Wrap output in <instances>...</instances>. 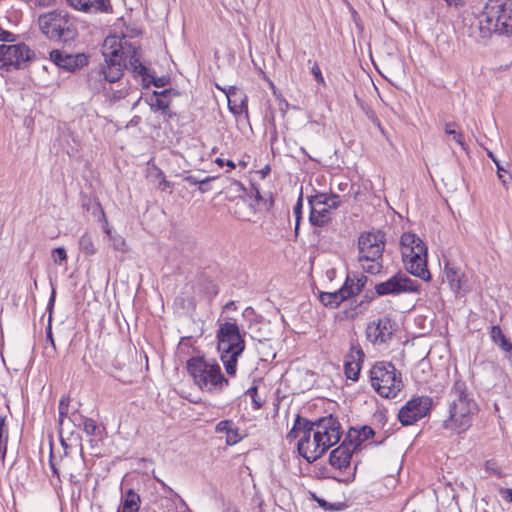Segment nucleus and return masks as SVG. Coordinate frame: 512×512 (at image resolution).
<instances>
[{
  "mask_svg": "<svg viewBox=\"0 0 512 512\" xmlns=\"http://www.w3.org/2000/svg\"><path fill=\"white\" fill-rule=\"evenodd\" d=\"M104 63L91 69L87 75V86L94 94L102 93L105 100L114 104L128 97L131 87L121 82L124 70L129 68L135 75L145 79L147 68L141 63L139 50L125 36L110 35L102 46Z\"/></svg>",
  "mask_w": 512,
  "mask_h": 512,
  "instance_id": "nucleus-1",
  "label": "nucleus"
},
{
  "mask_svg": "<svg viewBox=\"0 0 512 512\" xmlns=\"http://www.w3.org/2000/svg\"><path fill=\"white\" fill-rule=\"evenodd\" d=\"M340 437V424L331 415L317 422L301 421L298 417L287 434L290 440L298 439V452L309 463L316 461L331 446L338 443Z\"/></svg>",
  "mask_w": 512,
  "mask_h": 512,
  "instance_id": "nucleus-2",
  "label": "nucleus"
},
{
  "mask_svg": "<svg viewBox=\"0 0 512 512\" xmlns=\"http://www.w3.org/2000/svg\"><path fill=\"white\" fill-rule=\"evenodd\" d=\"M478 412V405L463 381H455L448 399V418L443 426L458 434L465 432L472 424L474 415Z\"/></svg>",
  "mask_w": 512,
  "mask_h": 512,
  "instance_id": "nucleus-3",
  "label": "nucleus"
},
{
  "mask_svg": "<svg viewBox=\"0 0 512 512\" xmlns=\"http://www.w3.org/2000/svg\"><path fill=\"white\" fill-rule=\"evenodd\" d=\"M245 334L233 319L218 322L217 350L226 373L230 376H235L238 359L245 350Z\"/></svg>",
  "mask_w": 512,
  "mask_h": 512,
  "instance_id": "nucleus-4",
  "label": "nucleus"
},
{
  "mask_svg": "<svg viewBox=\"0 0 512 512\" xmlns=\"http://www.w3.org/2000/svg\"><path fill=\"white\" fill-rule=\"evenodd\" d=\"M482 37L493 33L509 35L512 32V9L509 0H488L479 16Z\"/></svg>",
  "mask_w": 512,
  "mask_h": 512,
  "instance_id": "nucleus-5",
  "label": "nucleus"
},
{
  "mask_svg": "<svg viewBox=\"0 0 512 512\" xmlns=\"http://www.w3.org/2000/svg\"><path fill=\"white\" fill-rule=\"evenodd\" d=\"M401 254L407 271L425 281L431 279L427 269V247L414 233H403L400 238Z\"/></svg>",
  "mask_w": 512,
  "mask_h": 512,
  "instance_id": "nucleus-6",
  "label": "nucleus"
},
{
  "mask_svg": "<svg viewBox=\"0 0 512 512\" xmlns=\"http://www.w3.org/2000/svg\"><path fill=\"white\" fill-rule=\"evenodd\" d=\"M187 370L194 383L202 391L219 392L228 385V380L223 376L220 365L215 361L193 357L187 362Z\"/></svg>",
  "mask_w": 512,
  "mask_h": 512,
  "instance_id": "nucleus-7",
  "label": "nucleus"
},
{
  "mask_svg": "<svg viewBox=\"0 0 512 512\" xmlns=\"http://www.w3.org/2000/svg\"><path fill=\"white\" fill-rule=\"evenodd\" d=\"M384 248L385 238L381 232H366L360 235L358 260L365 272L377 274L381 271Z\"/></svg>",
  "mask_w": 512,
  "mask_h": 512,
  "instance_id": "nucleus-8",
  "label": "nucleus"
},
{
  "mask_svg": "<svg viewBox=\"0 0 512 512\" xmlns=\"http://www.w3.org/2000/svg\"><path fill=\"white\" fill-rule=\"evenodd\" d=\"M41 31L52 40L68 42L76 35L74 19L64 10H53L39 16Z\"/></svg>",
  "mask_w": 512,
  "mask_h": 512,
  "instance_id": "nucleus-9",
  "label": "nucleus"
},
{
  "mask_svg": "<svg viewBox=\"0 0 512 512\" xmlns=\"http://www.w3.org/2000/svg\"><path fill=\"white\" fill-rule=\"evenodd\" d=\"M370 375L372 387L381 397L394 398L403 388L401 374L390 362L376 363Z\"/></svg>",
  "mask_w": 512,
  "mask_h": 512,
  "instance_id": "nucleus-10",
  "label": "nucleus"
},
{
  "mask_svg": "<svg viewBox=\"0 0 512 512\" xmlns=\"http://www.w3.org/2000/svg\"><path fill=\"white\" fill-rule=\"evenodd\" d=\"M34 55V51L25 43L1 44L0 68L6 71L25 68Z\"/></svg>",
  "mask_w": 512,
  "mask_h": 512,
  "instance_id": "nucleus-11",
  "label": "nucleus"
},
{
  "mask_svg": "<svg viewBox=\"0 0 512 512\" xmlns=\"http://www.w3.org/2000/svg\"><path fill=\"white\" fill-rule=\"evenodd\" d=\"M418 290L419 283L402 272L396 273L386 281L375 285V293L378 296L400 295L417 292Z\"/></svg>",
  "mask_w": 512,
  "mask_h": 512,
  "instance_id": "nucleus-12",
  "label": "nucleus"
},
{
  "mask_svg": "<svg viewBox=\"0 0 512 512\" xmlns=\"http://www.w3.org/2000/svg\"><path fill=\"white\" fill-rule=\"evenodd\" d=\"M432 407V399L418 396L410 399L399 411L398 419L403 426H409L425 417Z\"/></svg>",
  "mask_w": 512,
  "mask_h": 512,
  "instance_id": "nucleus-13",
  "label": "nucleus"
},
{
  "mask_svg": "<svg viewBox=\"0 0 512 512\" xmlns=\"http://www.w3.org/2000/svg\"><path fill=\"white\" fill-rule=\"evenodd\" d=\"M394 332V323L384 317L372 321L366 328L367 339L373 344H384L391 339Z\"/></svg>",
  "mask_w": 512,
  "mask_h": 512,
  "instance_id": "nucleus-14",
  "label": "nucleus"
},
{
  "mask_svg": "<svg viewBox=\"0 0 512 512\" xmlns=\"http://www.w3.org/2000/svg\"><path fill=\"white\" fill-rule=\"evenodd\" d=\"M51 61L59 68L74 72L87 65V57L84 54H69L65 51L53 50L50 52Z\"/></svg>",
  "mask_w": 512,
  "mask_h": 512,
  "instance_id": "nucleus-15",
  "label": "nucleus"
},
{
  "mask_svg": "<svg viewBox=\"0 0 512 512\" xmlns=\"http://www.w3.org/2000/svg\"><path fill=\"white\" fill-rule=\"evenodd\" d=\"M363 360L364 352L361 347L359 345H352L344 360V371L348 379L358 380Z\"/></svg>",
  "mask_w": 512,
  "mask_h": 512,
  "instance_id": "nucleus-16",
  "label": "nucleus"
},
{
  "mask_svg": "<svg viewBox=\"0 0 512 512\" xmlns=\"http://www.w3.org/2000/svg\"><path fill=\"white\" fill-rule=\"evenodd\" d=\"M217 88L225 93L228 107L233 114H241L247 109V96L239 88L235 86L222 88L219 85H217Z\"/></svg>",
  "mask_w": 512,
  "mask_h": 512,
  "instance_id": "nucleus-17",
  "label": "nucleus"
},
{
  "mask_svg": "<svg viewBox=\"0 0 512 512\" xmlns=\"http://www.w3.org/2000/svg\"><path fill=\"white\" fill-rule=\"evenodd\" d=\"M309 204L311 206L309 221L313 226L323 227L326 225L330 219L331 210L322 204L316 197L312 196L309 199Z\"/></svg>",
  "mask_w": 512,
  "mask_h": 512,
  "instance_id": "nucleus-18",
  "label": "nucleus"
},
{
  "mask_svg": "<svg viewBox=\"0 0 512 512\" xmlns=\"http://www.w3.org/2000/svg\"><path fill=\"white\" fill-rule=\"evenodd\" d=\"M67 2L74 9L86 13H104L111 9L109 0H67Z\"/></svg>",
  "mask_w": 512,
  "mask_h": 512,
  "instance_id": "nucleus-19",
  "label": "nucleus"
},
{
  "mask_svg": "<svg viewBox=\"0 0 512 512\" xmlns=\"http://www.w3.org/2000/svg\"><path fill=\"white\" fill-rule=\"evenodd\" d=\"M352 443L343 442L340 446L332 450L329 456L331 466L337 469H343L350 465L353 449Z\"/></svg>",
  "mask_w": 512,
  "mask_h": 512,
  "instance_id": "nucleus-20",
  "label": "nucleus"
},
{
  "mask_svg": "<svg viewBox=\"0 0 512 512\" xmlns=\"http://www.w3.org/2000/svg\"><path fill=\"white\" fill-rule=\"evenodd\" d=\"M350 298L349 292H347L343 285L340 289L334 292H322L319 295L321 303L330 308L338 307L344 300Z\"/></svg>",
  "mask_w": 512,
  "mask_h": 512,
  "instance_id": "nucleus-21",
  "label": "nucleus"
},
{
  "mask_svg": "<svg viewBox=\"0 0 512 512\" xmlns=\"http://www.w3.org/2000/svg\"><path fill=\"white\" fill-rule=\"evenodd\" d=\"M215 431L217 433H225L226 443L230 446L237 444L242 439L238 428L231 420H222L217 423Z\"/></svg>",
  "mask_w": 512,
  "mask_h": 512,
  "instance_id": "nucleus-22",
  "label": "nucleus"
},
{
  "mask_svg": "<svg viewBox=\"0 0 512 512\" xmlns=\"http://www.w3.org/2000/svg\"><path fill=\"white\" fill-rule=\"evenodd\" d=\"M444 273L451 289L455 292H459L463 288V274L460 269L451 263H446Z\"/></svg>",
  "mask_w": 512,
  "mask_h": 512,
  "instance_id": "nucleus-23",
  "label": "nucleus"
},
{
  "mask_svg": "<svg viewBox=\"0 0 512 512\" xmlns=\"http://www.w3.org/2000/svg\"><path fill=\"white\" fill-rule=\"evenodd\" d=\"M140 496L133 489H129L122 497L121 506L125 511L138 512L140 509Z\"/></svg>",
  "mask_w": 512,
  "mask_h": 512,
  "instance_id": "nucleus-24",
  "label": "nucleus"
},
{
  "mask_svg": "<svg viewBox=\"0 0 512 512\" xmlns=\"http://www.w3.org/2000/svg\"><path fill=\"white\" fill-rule=\"evenodd\" d=\"M103 231L108 236L110 245L114 250L122 253L127 251V244L125 239L121 235L113 233V228L108 224L107 220H105Z\"/></svg>",
  "mask_w": 512,
  "mask_h": 512,
  "instance_id": "nucleus-25",
  "label": "nucleus"
},
{
  "mask_svg": "<svg viewBox=\"0 0 512 512\" xmlns=\"http://www.w3.org/2000/svg\"><path fill=\"white\" fill-rule=\"evenodd\" d=\"M490 337L503 351L510 352L512 350V344L508 341L500 326L493 325L491 327Z\"/></svg>",
  "mask_w": 512,
  "mask_h": 512,
  "instance_id": "nucleus-26",
  "label": "nucleus"
},
{
  "mask_svg": "<svg viewBox=\"0 0 512 512\" xmlns=\"http://www.w3.org/2000/svg\"><path fill=\"white\" fill-rule=\"evenodd\" d=\"M368 279L364 275H360L357 278L347 277L344 286L349 292V297L359 294L365 287Z\"/></svg>",
  "mask_w": 512,
  "mask_h": 512,
  "instance_id": "nucleus-27",
  "label": "nucleus"
},
{
  "mask_svg": "<svg viewBox=\"0 0 512 512\" xmlns=\"http://www.w3.org/2000/svg\"><path fill=\"white\" fill-rule=\"evenodd\" d=\"M78 244L80 251L87 256H92L97 252V248L94 244L93 237L88 232H85L79 238Z\"/></svg>",
  "mask_w": 512,
  "mask_h": 512,
  "instance_id": "nucleus-28",
  "label": "nucleus"
},
{
  "mask_svg": "<svg viewBox=\"0 0 512 512\" xmlns=\"http://www.w3.org/2000/svg\"><path fill=\"white\" fill-rule=\"evenodd\" d=\"M444 131L446 135L452 137L456 144H458L464 150L466 149L464 136L460 131L457 130V124L455 122L446 123Z\"/></svg>",
  "mask_w": 512,
  "mask_h": 512,
  "instance_id": "nucleus-29",
  "label": "nucleus"
},
{
  "mask_svg": "<svg viewBox=\"0 0 512 512\" xmlns=\"http://www.w3.org/2000/svg\"><path fill=\"white\" fill-rule=\"evenodd\" d=\"M8 426L6 425V418H0V459L3 461L7 452L8 442Z\"/></svg>",
  "mask_w": 512,
  "mask_h": 512,
  "instance_id": "nucleus-30",
  "label": "nucleus"
},
{
  "mask_svg": "<svg viewBox=\"0 0 512 512\" xmlns=\"http://www.w3.org/2000/svg\"><path fill=\"white\" fill-rule=\"evenodd\" d=\"M319 201L322 202L326 207H328L330 210L337 209L341 204V199L338 194H317L314 195Z\"/></svg>",
  "mask_w": 512,
  "mask_h": 512,
  "instance_id": "nucleus-31",
  "label": "nucleus"
},
{
  "mask_svg": "<svg viewBox=\"0 0 512 512\" xmlns=\"http://www.w3.org/2000/svg\"><path fill=\"white\" fill-rule=\"evenodd\" d=\"M484 470L489 476H495L497 478L505 477V473L502 471L495 459L487 460L484 464Z\"/></svg>",
  "mask_w": 512,
  "mask_h": 512,
  "instance_id": "nucleus-32",
  "label": "nucleus"
},
{
  "mask_svg": "<svg viewBox=\"0 0 512 512\" xmlns=\"http://www.w3.org/2000/svg\"><path fill=\"white\" fill-rule=\"evenodd\" d=\"M79 418V427L82 426L83 427V430L84 432L88 435V436H93L96 432V429H97V425H96V422L91 419V418H87V417H78Z\"/></svg>",
  "mask_w": 512,
  "mask_h": 512,
  "instance_id": "nucleus-33",
  "label": "nucleus"
},
{
  "mask_svg": "<svg viewBox=\"0 0 512 512\" xmlns=\"http://www.w3.org/2000/svg\"><path fill=\"white\" fill-rule=\"evenodd\" d=\"M59 422L62 425L65 421V419H68L69 416V398L68 397H62L59 406Z\"/></svg>",
  "mask_w": 512,
  "mask_h": 512,
  "instance_id": "nucleus-34",
  "label": "nucleus"
},
{
  "mask_svg": "<svg viewBox=\"0 0 512 512\" xmlns=\"http://www.w3.org/2000/svg\"><path fill=\"white\" fill-rule=\"evenodd\" d=\"M247 394L250 396L254 409H259L262 407V400L258 396V389L256 386L250 387L247 390Z\"/></svg>",
  "mask_w": 512,
  "mask_h": 512,
  "instance_id": "nucleus-35",
  "label": "nucleus"
},
{
  "mask_svg": "<svg viewBox=\"0 0 512 512\" xmlns=\"http://www.w3.org/2000/svg\"><path fill=\"white\" fill-rule=\"evenodd\" d=\"M52 258L56 264L61 265L63 262L67 260V254L65 249L62 247L53 249Z\"/></svg>",
  "mask_w": 512,
  "mask_h": 512,
  "instance_id": "nucleus-36",
  "label": "nucleus"
},
{
  "mask_svg": "<svg viewBox=\"0 0 512 512\" xmlns=\"http://www.w3.org/2000/svg\"><path fill=\"white\" fill-rule=\"evenodd\" d=\"M302 206H303V202H302V194H301L297 200V203L295 204V206L293 208V213L296 218V225H295V233L296 234L298 233L299 224H300V220H301Z\"/></svg>",
  "mask_w": 512,
  "mask_h": 512,
  "instance_id": "nucleus-37",
  "label": "nucleus"
},
{
  "mask_svg": "<svg viewBox=\"0 0 512 512\" xmlns=\"http://www.w3.org/2000/svg\"><path fill=\"white\" fill-rule=\"evenodd\" d=\"M311 73L313 74L315 80L317 81L318 84L322 85V86H325L326 85V82H325V79L322 75V72H321V69L319 67V65L314 62L312 67H311Z\"/></svg>",
  "mask_w": 512,
  "mask_h": 512,
  "instance_id": "nucleus-38",
  "label": "nucleus"
},
{
  "mask_svg": "<svg viewBox=\"0 0 512 512\" xmlns=\"http://www.w3.org/2000/svg\"><path fill=\"white\" fill-rule=\"evenodd\" d=\"M213 179H214V177H206L205 179H202V180H198L194 176L186 177V181H188L189 183L199 184L200 185L199 190L201 192H205V188H203V185H205L206 183L210 182Z\"/></svg>",
  "mask_w": 512,
  "mask_h": 512,
  "instance_id": "nucleus-39",
  "label": "nucleus"
},
{
  "mask_svg": "<svg viewBox=\"0 0 512 512\" xmlns=\"http://www.w3.org/2000/svg\"><path fill=\"white\" fill-rule=\"evenodd\" d=\"M374 434H375L374 430L371 427L364 426L361 428L358 437H359L360 441H365V440L372 438L374 436Z\"/></svg>",
  "mask_w": 512,
  "mask_h": 512,
  "instance_id": "nucleus-40",
  "label": "nucleus"
},
{
  "mask_svg": "<svg viewBox=\"0 0 512 512\" xmlns=\"http://www.w3.org/2000/svg\"><path fill=\"white\" fill-rule=\"evenodd\" d=\"M156 172H157V177H159L161 179L159 182V188L161 190H166L168 188H171L172 183L170 181L166 180L163 172L158 168H156Z\"/></svg>",
  "mask_w": 512,
  "mask_h": 512,
  "instance_id": "nucleus-41",
  "label": "nucleus"
},
{
  "mask_svg": "<svg viewBox=\"0 0 512 512\" xmlns=\"http://www.w3.org/2000/svg\"><path fill=\"white\" fill-rule=\"evenodd\" d=\"M0 41L14 42L16 41V35L9 31H5L0 27Z\"/></svg>",
  "mask_w": 512,
  "mask_h": 512,
  "instance_id": "nucleus-42",
  "label": "nucleus"
},
{
  "mask_svg": "<svg viewBox=\"0 0 512 512\" xmlns=\"http://www.w3.org/2000/svg\"><path fill=\"white\" fill-rule=\"evenodd\" d=\"M499 492H500L502 498L506 502L512 503V490L511 489H509V488H501Z\"/></svg>",
  "mask_w": 512,
  "mask_h": 512,
  "instance_id": "nucleus-43",
  "label": "nucleus"
},
{
  "mask_svg": "<svg viewBox=\"0 0 512 512\" xmlns=\"http://www.w3.org/2000/svg\"><path fill=\"white\" fill-rule=\"evenodd\" d=\"M154 106L157 109H159V110H165V109L168 108V104L165 101L161 100V99H157L156 103L154 104Z\"/></svg>",
  "mask_w": 512,
  "mask_h": 512,
  "instance_id": "nucleus-44",
  "label": "nucleus"
},
{
  "mask_svg": "<svg viewBox=\"0 0 512 512\" xmlns=\"http://www.w3.org/2000/svg\"><path fill=\"white\" fill-rule=\"evenodd\" d=\"M77 417H83L82 415H79V414H72L70 417H68V420L71 421L73 423L74 426H79V418Z\"/></svg>",
  "mask_w": 512,
  "mask_h": 512,
  "instance_id": "nucleus-45",
  "label": "nucleus"
},
{
  "mask_svg": "<svg viewBox=\"0 0 512 512\" xmlns=\"http://www.w3.org/2000/svg\"><path fill=\"white\" fill-rule=\"evenodd\" d=\"M446 2L449 6H455V7H458L463 4L462 0H446Z\"/></svg>",
  "mask_w": 512,
  "mask_h": 512,
  "instance_id": "nucleus-46",
  "label": "nucleus"
},
{
  "mask_svg": "<svg viewBox=\"0 0 512 512\" xmlns=\"http://www.w3.org/2000/svg\"><path fill=\"white\" fill-rule=\"evenodd\" d=\"M236 304L234 301H229L228 303L225 304L224 306V310H236Z\"/></svg>",
  "mask_w": 512,
  "mask_h": 512,
  "instance_id": "nucleus-47",
  "label": "nucleus"
},
{
  "mask_svg": "<svg viewBox=\"0 0 512 512\" xmlns=\"http://www.w3.org/2000/svg\"><path fill=\"white\" fill-rule=\"evenodd\" d=\"M373 297H374V296H373V293H372V292H371L370 294L366 293V294L364 295V300H362V301L360 302V304L364 303V301H365L367 304H368V303H370V302L372 301Z\"/></svg>",
  "mask_w": 512,
  "mask_h": 512,
  "instance_id": "nucleus-48",
  "label": "nucleus"
},
{
  "mask_svg": "<svg viewBox=\"0 0 512 512\" xmlns=\"http://www.w3.org/2000/svg\"><path fill=\"white\" fill-rule=\"evenodd\" d=\"M225 165L229 168L228 171H231L236 167L235 163L231 160H227Z\"/></svg>",
  "mask_w": 512,
  "mask_h": 512,
  "instance_id": "nucleus-49",
  "label": "nucleus"
},
{
  "mask_svg": "<svg viewBox=\"0 0 512 512\" xmlns=\"http://www.w3.org/2000/svg\"><path fill=\"white\" fill-rule=\"evenodd\" d=\"M55 301V290L52 291L51 297L49 299L48 308H51L54 305Z\"/></svg>",
  "mask_w": 512,
  "mask_h": 512,
  "instance_id": "nucleus-50",
  "label": "nucleus"
},
{
  "mask_svg": "<svg viewBox=\"0 0 512 512\" xmlns=\"http://www.w3.org/2000/svg\"><path fill=\"white\" fill-rule=\"evenodd\" d=\"M50 467H51V470H52L53 474L58 476L59 475L58 470H57L55 464L52 461H50Z\"/></svg>",
  "mask_w": 512,
  "mask_h": 512,
  "instance_id": "nucleus-51",
  "label": "nucleus"
},
{
  "mask_svg": "<svg viewBox=\"0 0 512 512\" xmlns=\"http://www.w3.org/2000/svg\"><path fill=\"white\" fill-rule=\"evenodd\" d=\"M215 163H216L218 166H220V167H222V166H224V165H225V161H224L222 158H217V159L215 160Z\"/></svg>",
  "mask_w": 512,
  "mask_h": 512,
  "instance_id": "nucleus-52",
  "label": "nucleus"
},
{
  "mask_svg": "<svg viewBox=\"0 0 512 512\" xmlns=\"http://www.w3.org/2000/svg\"><path fill=\"white\" fill-rule=\"evenodd\" d=\"M254 312L253 308L251 307H247L245 310H244V315H248V314H252Z\"/></svg>",
  "mask_w": 512,
  "mask_h": 512,
  "instance_id": "nucleus-53",
  "label": "nucleus"
},
{
  "mask_svg": "<svg viewBox=\"0 0 512 512\" xmlns=\"http://www.w3.org/2000/svg\"><path fill=\"white\" fill-rule=\"evenodd\" d=\"M47 337H48V339H50L51 343L54 345V340L52 338L51 328H49V330L47 332Z\"/></svg>",
  "mask_w": 512,
  "mask_h": 512,
  "instance_id": "nucleus-54",
  "label": "nucleus"
},
{
  "mask_svg": "<svg viewBox=\"0 0 512 512\" xmlns=\"http://www.w3.org/2000/svg\"><path fill=\"white\" fill-rule=\"evenodd\" d=\"M51 0H37L40 5H48Z\"/></svg>",
  "mask_w": 512,
  "mask_h": 512,
  "instance_id": "nucleus-55",
  "label": "nucleus"
},
{
  "mask_svg": "<svg viewBox=\"0 0 512 512\" xmlns=\"http://www.w3.org/2000/svg\"><path fill=\"white\" fill-rule=\"evenodd\" d=\"M493 160H494V162L497 164L498 172H500V170H501V169H500V167H499V164L496 162V160H495V159H493ZM498 176H499V178H500V179L502 178V175H501L500 173H498Z\"/></svg>",
  "mask_w": 512,
  "mask_h": 512,
  "instance_id": "nucleus-56",
  "label": "nucleus"
},
{
  "mask_svg": "<svg viewBox=\"0 0 512 512\" xmlns=\"http://www.w3.org/2000/svg\"><path fill=\"white\" fill-rule=\"evenodd\" d=\"M140 99H141V97L139 96L137 98V100L133 103V108L139 103Z\"/></svg>",
  "mask_w": 512,
  "mask_h": 512,
  "instance_id": "nucleus-57",
  "label": "nucleus"
},
{
  "mask_svg": "<svg viewBox=\"0 0 512 512\" xmlns=\"http://www.w3.org/2000/svg\"><path fill=\"white\" fill-rule=\"evenodd\" d=\"M318 502H319V504H320L321 506H323V505H324V503H325L323 500H319Z\"/></svg>",
  "mask_w": 512,
  "mask_h": 512,
  "instance_id": "nucleus-58",
  "label": "nucleus"
},
{
  "mask_svg": "<svg viewBox=\"0 0 512 512\" xmlns=\"http://www.w3.org/2000/svg\"><path fill=\"white\" fill-rule=\"evenodd\" d=\"M241 166L245 167L246 166V163L245 162H240L239 163Z\"/></svg>",
  "mask_w": 512,
  "mask_h": 512,
  "instance_id": "nucleus-59",
  "label": "nucleus"
}]
</instances>
